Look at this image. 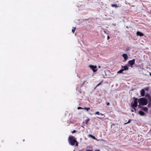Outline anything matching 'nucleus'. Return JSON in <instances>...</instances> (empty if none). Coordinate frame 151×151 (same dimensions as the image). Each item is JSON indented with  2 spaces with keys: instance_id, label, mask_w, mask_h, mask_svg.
Listing matches in <instances>:
<instances>
[{
  "instance_id": "f257e3e1",
  "label": "nucleus",
  "mask_w": 151,
  "mask_h": 151,
  "mask_svg": "<svg viewBox=\"0 0 151 151\" xmlns=\"http://www.w3.org/2000/svg\"><path fill=\"white\" fill-rule=\"evenodd\" d=\"M68 141L69 144L72 146H78V142L76 140V138L73 136H70L69 137Z\"/></svg>"
},
{
  "instance_id": "f03ea898",
  "label": "nucleus",
  "mask_w": 151,
  "mask_h": 151,
  "mask_svg": "<svg viewBox=\"0 0 151 151\" xmlns=\"http://www.w3.org/2000/svg\"><path fill=\"white\" fill-rule=\"evenodd\" d=\"M138 102L140 105H146L148 103L147 99L144 98H142L138 99Z\"/></svg>"
},
{
  "instance_id": "7ed1b4c3",
  "label": "nucleus",
  "mask_w": 151,
  "mask_h": 151,
  "mask_svg": "<svg viewBox=\"0 0 151 151\" xmlns=\"http://www.w3.org/2000/svg\"><path fill=\"white\" fill-rule=\"evenodd\" d=\"M133 99L134 102L133 101L131 103V106L132 107H137L138 105L137 99V98L134 97Z\"/></svg>"
},
{
  "instance_id": "20e7f679",
  "label": "nucleus",
  "mask_w": 151,
  "mask_h": 151,
  "mask_svg": "<svg viewBox=\"0 0 151 151\" xmlns=\"http://www.w3.org/2000/svg\"><path fill=\"white\" fill-rule=\"evenodd\" d=\"M89 67L93 70V72H96L97 70V66H94L92 65H90Z\"/></svg>"
},
{
  "instance_id": "39448f33",
  "label": "nucleus",
  "mask_w": 151,
  "mask_h": 151,
  "mask_svg": "<svg viewBox=\"0 0 151 151\" xmlns=\"http://www.w3.org/2000/svg\"><path fill=\"white\" fill-rule=\"evenodd\" d=\"M135 62V60L134 59H133L132 60L129 61L128 62V63L131 66H132L134 64Z\"/></svg>"
},
{
  "instance_id": "423d86ee",
  "label": "nucleus",
  "mask_w": 151,
  "mask_h": 151,
  "mask_svg": "<svg viewBox=\"0 0 151 151\" xmlns=\"http://www.w3.org/2000/svg\"><path fill=\"white\" fill-rule=\"evenodd\" d=\"M122 56L124 59V61H126L127 60L128 56L127 54H124L122 55Z\"/></svg>"
},
{
  "instance_id": "0eeeda50",
  "label": "nucleus",
  "mask_w": 151,
  "mask_h": 151,
  "mask_svg": "<svg viewBox=\"0 0 151 151\" xmlns=\"http://www.w3.org/2000/svg\"><path fill=\"white\" fill-rule=\"evenodd\" d=\"M122 68L123 70H127L129 69V68L127 66H122Z\"/></svg>"
},
{
  "instance_id": "6e6552de",
  "label": "nucleus",
  "mask_w": 151,
  "mask_h": 151,
  "mask_svg": "<svg viewBox=\"0 0 151 151\" xmlns=\"http://www.w3.org/2000/svg\"><path fill=\"white\" fill-rule=\"evenodd\" d=\"M145 91L144 89H142L140 91V94L142 96H145Z\"/></svg>"
},
{
  "instance_id": "1a4fd4ad",
  "label": "nucleus",
  "mask_w": 151,
  "mask_h": 151,
  "mask_svg": "<svg viewBox=\"0 0 151 151\" xmlns=\"http://www.w3.org/2000/svg\"><path fill=\"white\" fill-rule=\"evenodd\" d=\"M137 35L138 36H139L140 37L142 36H144V35L142 33L139 32H137Z\"/></svg>"
},
{
  "instance_id": "9d476101",
  "label": "nucleus",
  "mask_w": 151,
  "mask_h": 151,
  "mask_svg": "<svg viewBox=\"0 0 151 151\" xmlns=\"http://www.w3.org/2000/svg\"><path fill=\"white\" fill-rule=\"evenodd\" d=\"M139 114L141 116H144L145 115V113L143 111L141 110L139 111Z\"/></svg>"
},
{
  "instance_id": "9b49d317",
  "label": "nucleus",
  "mask_w": 151,
  "mask_h": 151,
  "mask_svg": "<svg viewBox=\"0 0 151 151\" xmlns=\"http://www.w3.org/2000/svg\"><path fill=\"white\" fill-rule=\"evenodd\" d=\"M141 109L142 110L145 112H147L148 110V109L147 107H143Z\"/></svg>"
},
{
  "instance_id": "f8f14e48",
  "label": "nucleus",
  "mask_w": 151,
  "mask_h": 151,
  "mask_svg": "<svg viewBox=\"0 0 151 151\" xmlns=\"http://www.w3.org/2000/svg\"><path fill=\"white\" fill-rule=\"evenodd\" d=\"M90 120V119H86L84 122H83V123L86 124H88V122Z\"/></svg>"
},
{
  "instance_id": "ddd939ff",
  "label": "nucleus",
  "mask_w": 151,
  "mask_h": 151,
  "mask_svg": "<svg viewBox=\"0 0 151 151\" xmlns=\"http://www.w3.org/2000/svg\"><path fill=\"white\" fill-rule=\"evenodd\" d=\"M150 89V87L149 86H148V87H146L145 88L143 89L145 91H145H148L149 89Z\"/></svg>"
},
{
  "instance_id": "4468645a",
  "label": "nucleus",
  "mask_w": 151,
  "mask_h": 151,
  "mask_svg": "<svg viewBox=\"0 0 151 151\" xmlns=\"http://www.w3.org/2000/svg\"><path fill=\"white\" fill-rule=\"evenodd\" d=\"M111 6L112 7H115L117 8L118 7V6L116 4H111Z\"/></svg>"
},
{
  "instance_id": "2eb2a0df",
  "label": "nucleus",
  "mask_w": 151,
  "mask_h": 151,
  "mask_svg": "<svg viewBox=\"0 0 151 151\" xmlns=\"http://www.w3.org/2000/svg\"><path fill=\"white\" fill-rule=\"evenodd\" d=\"M88 136L89 137H91V138H93L94 139H96V137L94 136H93L91 134H89L88 135Z\"/></svg>"
},
{
  "instance_id": "dca6fc26",
  "label": "nucleus",
  "mask_w": 151,
  "mask_h": 151,
  "mask_svg": "<svg viewBox=\"0 0 151 151\" xmlns=\"http://www.w3.org/2000/svg\"><path fill=\"white\" fill-rule=\"evenodd\" d=\"M103 82V81H101V82H100L96 86V87H97L98 86H100L101 84H102Z\"/></svg>"
},
{
  "instance_id": "f3484780",
  "label": "nucleus",
  "mask_w": 151,
  "mask_h": 151,
  "mask_svg": "<svg viewBox=\"0 0 151 151\" xmlns=\"http://www.w3.org/2000/svg\"><path fill=\"white\" fill-rule=\"evenodd\" d=\"M145 97L147 99H148V98H149L150 97V95L149 94H146V95H145Z\"/></svg>"
},
{
  "instance_id": "a211bd4d",
  "label": "nucleus",
  "mask_w": 151,
  "mask_h": 151,
  "mask_svg": "<svg viewBox=\"0 0 151 151\" xmlns=\"http://www.w3.org/2000/svg\"><path fill=\"white\" fill-rule=\"evenodd\" d=\"M76 29V27H73V28L72 29V32H73V33H74V32H75Z\"/></svg>"
},
{
  "instance_id": "6ab92c4d",
  "label": "nucleus",
  "mask_w": 151,
  "mask_h": 151,
  "mask_svg": "<svg viewBox=\"0 0 151 151\" xmlns=\"http://www.w3.org/2000/svg\"><path fill=\"white\" fill-rule=\"evenodd\" d=\"M83 109H84L86 110L87 111H88L89 110H90V108L89 107L87 108V107H84Z\"/></svg>"
},
{
  "instance_id": "aec40b11",
  "label": "nucleus",
  "mask_w": 151,
  "mask_h": 151,
  "mask_svg": "<svg viewBox=\"0 0 151 151\" xmlns=\"http://www.w3.org/2000/svg\"><path fill=\"white\" fill-rule=\"evenodd\" d=\"M148 101V103H151V97L148 98L147 99Z\"/></svg>"
},
{
  "instance_id": "412c9836",
  "label": "nucleus",
  "mask_w": 151,
  "mask_h": 151,
  "mask_svg": "<svg viewBox=\"0 0 151 151\" xmlns=\"http://www.w3.org/2000/svg\"><path fill=\"white\" fill-rule=\"evenodd\" d=\"M123 71V70H122V68L119 71H118V73H122Z\"/></svg>"
},
{
  "instance_id": "4be33fe9",
  "label": "nucleus",
  "mask_w": 151,
  "mask_h": 151,
  "mask_svg": "<svg viewBox=\"0 0 151 151\" xmlns=\"http://www.w3.org/2000/svg\"><path fill=\"white\" fill-rule=\"evenodd\" d=\"M151 106V103H148V104L147 105V106L148 107H150Z\"/></svg>"
},
{
  "instance_id": "5701e85b",
  "label": "nucleus",
  "mask_w": 151,
  "mask_h": 151,
  "mask_svg": "<svg viewBox=\"0 0 151 151\" xmlns=\"http://www.w3.org/2000/svg\"><path fill=\"white\" fill-rule=\"evenodd\" d=\"M132 120L131 119H130L129 120L128 122L127 123H126L125 124H128V123H130L131 121Z\"/></svg>"
},
{
  "instance_id": "b1692460",
  "label": "nucleus",
  "mask_w": 151,
  "mask_h": 151,
  "mask_svg": "<svg viewBox=\"0 0 151 151\" xmlns=\"http://www.w3.org/2000/svg\"><path fill=\"white\" fill-rule=\"evenodd\" d=\"M95 114L99 115L100 114V112L99 111H96L95 113Z\"/></svg>"
},
{
  "instance_id": "393cba45",
  "label": "nucleus",
  "mask_w": 151,
  "mask_h": 151,
  "mask_svg": "<svg viewBox=\"0 0 151 151\" xmlns=\"http://www.w3.org/2000/svg\"><path fill=\"white\" fill-rule=\"evenodd\" d=\"M77 109H83V108L81 107H78L77 108Z\"/></svg>"
},
{
  "instance_id": "a878e982",
  "label": "nucleus",
  "mask_w": 151,
  "mask_h": 151,
  "mask_svg": "<svg viewBox=\"0 0 151 151\" xmlns=\"http://www.w3.org/2000/svg\"><path fill=\"white\" fill-rule=\"evenodd\" d=\"M76 132V130H73L72 132H71L72 133H75Z\"/></svg>"
},
{
  "instance_id": "bb28decb",
  "label": "nucleus",
  "mask_w": 151,
  "mask_h": 151,
  "mask_svg": "<svg viewBox=\"0 0 151 151\" xmlns=\"http://www.w3.org/2000/svg\"><path fill=\"white\" fill-rule=\"evenodd\" d=\"M129 50V47H127L126 49V51H128Z\"/></svg>"
},
{
  "instance_id": "cd10ccee",
  "label": "nucleus",
  "mask_w": 151,
  "mask_h": 151,
  "mask_svg": "<svg viewBox=\"0 0 151 151\" xmlns=\"http://www.w3.org/2000/svg\"><path fill=\"white\" fill-rule=\"evenodd\" d=\"M133 109H134L135 110V112L136 111V107H132Z\"/></svg>"
},
{
  "instance_id": "c85d7f7f",
  "label": "nucleus",
  "mask_w": 151,
  "mask_h": 151,
  "mask_svg": "<svg viewBox=\"0 0 151 151\" xmlns=\"http://www.w3.org/2000/svg\"><path fill=\"white\" fill-rule=\"evenodd\" d=\"M100 114L101 116H104V117H103V118H104L105 116V115L103 114L102 113Z\"/></svg>"
},
{
  "instance_id": "c756f323",
  "label": "nucleus",
  "mask_w": 151,
  "mask_h": 151,
  "mask_svg": "<svg viewBox=\"0 0 151 151\" xmlns=\"http://www.w3.org/2000/svg\"><path fill=\"white\" fill-rule=\"evenodd\" d=\"M106 104L107 105L109 106V105H110V103L109 102H107L106 103Z\"/></svg>"
},
{
  "instance_id": "7c9ffc66",
  "label": "nucleus",
  "mask_w": 151,
  "mask_h": 151,
  "mask_svg": "<svg viewBox=\"0 0 151 151\" xmlns=\"http://www.w3.org/2000/svg\"><path fill=\"white\" fill-rule=\"evenodd\" d=\"M110 39V37L109 36H107V40H109Z\"/></svg>"
},
{
  "instance_id": "2f4dec72",
  "label": "nucleus",
  "mask_w": 151,
  "mask_h": 151,
  "mask_svg": "<svg viewBox=\"0 0 151 151\" xmlns=\"http://www.w3.org/2000/svg\"><path fill=\"white\" fill-rule=\"evenodd\" d=\"M86 151H93L92 150H87Z\"/></svg>"
},
{
  "instance_id": "473e14b6",
  "label": "nucleus",
  "mask_w": 151,
  "mask_h": 151,
  "mask_svg": "<svg viewBox=\"0 0 151 151\" xmlns=\"http://www.w3.org/2000/svg\"><path fill=\"white\" fill-rule=\"evenodd\" d=\"M131 111H132V112H133L134 111V110H133V109H132L131 110Z\"/></svg>"
},
{
  "instance_id": "72a5a7b5",
  "label": "nucleus",
  "mask_w": 151,
  "mask_h": 151,
  "mask_svg": "<svg viewBox=\"0 0 151 151\" xmlns=\"http://www.w3.org/2000/svg\"><path fill=\"white\" fill-rule=\"evenodd\" d=\"M95 151H100L99 150H96Z\"/></svg>"
},
{
  "instance_id": "f704fd0d",
  "label": "nucleus",
  "mask_w": 151,
  "mask_h": 151,
  "mask_svg": "<svg viewBox=\"0 0 151 151\" xmlns=\"http://www.w3.org/2000/svg\"><path fill=\"white\" fill-rule=\"evenodd\" d=\"M104 32L106 34V32L105 31H104Z\"/></svg>"
},
{
  "instance_id": "c9c22d12",
  "label": "nucleus",
  "mask_w": 151,
  "mask_h": 151,
  "mask_svg": "<svg viewBox=\"0 0 151 151\" xmlns=\"http://www.w3.org/2000/svg\"><path fill=\"white\" fill-rule=\"evenodd\" d=\"M99 118L100 119H101V118Z\"/></svg>"
},
{
  "instance_id": "e433bc0d",
  "label": "nucleus",
  "mask_w": 151,
  "mask_h": 151,
  "mask_svg": "<svg viewBox=\"0 0 151 151\" xmlns=\"http://www.w3.org/2000/svg\"><path fill=\"white\" fill-rule=\"evenodd\" d=\"M150 75L151 76V73H150Z\"/></svg>"
}]
</instances>
